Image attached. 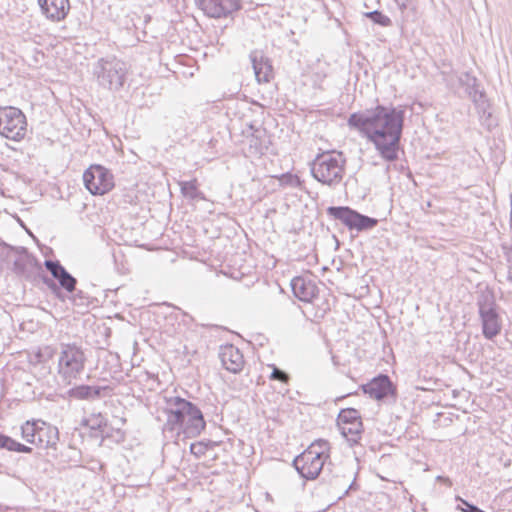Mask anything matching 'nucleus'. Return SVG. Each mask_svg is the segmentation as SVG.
I'll return each instance as SVG.
<instances>
[{
	"label": "nucleus",
	"instance_id": "37",
	"mask_svg": "<svg viewBox=\"0 0 512 512\" xmlns=\"http://www.w3.org/2000/svg\"><path fill=\"white\" fill-rule=\"evenodd\" d=\"M470 98H471V100L473 101V103L475 105L479 104L481 102V100H488L487 96H486V93L483 90L471 93V97Z\"/></svg>",
	"mask_w": 512,
	"mask_h": 512
},
{
	"label": "nucleus",
	"instance_id": "35",
	"mask_svg": "<svg viewBox=\"0 0 512 512\" xmlns=\"http://www.w3.org/2000/svg\"><path fill=\"white\" fill-rule=\"evenodd\" d=\"M475 80H477V78L475 76L471 75L469 72H463L459 76V83L462 86H464L465 88L470 87V86H475Z\"/></svg>",
	"mask_w": 512,
	"mask_h": 512
},
{
	"label": "nucleus",
	"instance_id": "50",
	"mask_svg": "<svg viewBox=\"0 0 512 512\" xmlns=\"http://www.w3.org/2000/svg\"><path fill=\"white\" fill-rule=\"evenodd\" d=\"M37 357L39 358V361H43V360L41 359V357H42V354H41V353H39V354L37 355Z\"/></svg>",
	"mask_w": 512,
	"mask_h": 512
},
{
	"label": "nucleus",
	"instance_id": "17",
	"mask_svg": "<svg viewBox=\"0 0 512 512\" xmlns=\"http://www.w3.org/2000/svg\"><path fill=\"white\" fill-rule=\"evenodd\" d=\"M249 58L257 81L268 83L273 78V67L270 60L259 50L251 51Z\"/></svg>",
	"mask_w": 512,
	"mask_h": 512
},
{
	"label": "nucleus",
	"instance_id": "42",
	"mask_svg": "<svg viewBox=\"0 0 512 512\" xmlns=\"http://www.w3.org/2000/svg\"><path fill=\"white\" fill-rule=\"evenodd\" d=\"M250 128L254 130L253 137H255L256 140H258L261 137L262 133H265V129L254 128L253 125H250Z\"/></svg>",
	"mask_w": 512,
	"mask_h": 512
},
{
	"label": "nucleus",
	"instance_id": "40",
	"mask_svg": "<svg viewBox=\"0 0 512 512\" xmlns=\"http://www.w3.org/2000/svg\"><path fill=\"white\" fill-rule=\"evenodd\" d=\"M476 91H482L478 84V80H475V86L466 87V92L468 93L469 97H471V93L476 92Z\"/></svg>",
	"mask_w": 512,
	"mask_h": 512
},
{
	"label": "nucleus",
	"instance_id": "18",
	"mask_svg": "<svg viewBox=\"0 0 512 512\" xmlns=\"http://www.w3.org/2000/svg\"><path fill=\"white\" fill-rule=\"evenodd\" d=\"M42 13L52 21L66 18L69 10V0H38Z\"/></svg>",
	"mask_w": 512,
	"mask_h": 512
},
{
	"label": "nucleus",
	"instance_id": "33",
	"mask_svg": "<svg viewBox=\"0 0 512 512\" xmlns=\"http://www.w3.org/2000/svg\"><path fill=\"white\" fill-rule=\"evenodd\" d=\"M209 446H210L209 443H205L203 441L192 443L190 445V452L195 457L200 458L201 456L205 455Z\"/></svg>",
	"mask_w": 512,
	"mask_h": 512
},
{
	"label": "nucleus",
	"instance_id": "25",
	"mask_svg": "<svg viewBox=\"0 0 512 512\" xmlns=\"http://www.w3.org/2000/svg\"><path fill=\"white\" fill-rule=\"evenodd\" d=\"M304 452L314 455V453L318 454L317 458H322V460L327 461L330 457V443L324 439H318L312 442Z\"/></svg>",
	"mask_w": 512,
	"mask_h": 512
},
{
	"label": "nucleus",
	"instance_id": "27",
	"mask_svg": "<svg viewBox=\"0 0 512 512\" xmlns=\"http://www.w3.org/2000/svg\"><path fill=\"white\" fill-rule=\"evenodd\" d=\"M38 420L37 421H26L21 426V436L22 438L30 443L36 445L37 435H38Z\"/></svg>",
	"mask_w": 512,
	"mask_h": 512
},
{
	"label": "nucleus",
	"instance_id": "5",
	"mask_svg": "<svg viewBox=\"0 0 512 512\" xmlns=\"http://www.w3.org/2000/svg\"><path fill=\"white\" fill-rule=\"evenodd\" d=\"M86 357L76 344H61L58 358V373L68 384L77 379L84 371Z\"/></svg>",
	"mask_w": 512,
	"mask_h": 512
},
{
	"label": "nucleus",
	"instance_id": "45",
	"mask_svg": "<svg viewBox=\"0 0 512 512\" xmlns=\"http://www.w3.org/2000/svg\"><path fill=\"white\" fill-rule=\"evenodd\" d=\"M437 480L443 481V482L448 483L449 485H451V481L449 480V478H446V477H443V476H438Z\"/></svg>",
	"mask_w": 512,
	"mask_h": 512
},
{
	"label": "nucleus",
	"instance_id": "44",
	"mask_svg": "<svg viewBox=\"0 0 512 512\" xmlns=\"http://www.w3.org/2000/svg\"><path fill=\"white\" fill-rule=\"evenodd\" d=\"M507 280L512 283V265H509L508 273H507Z\"/></svg>",
	"mask_w": 512,
	"mask_h": 512
},
{
	"label": "nucleus",
	"instance_id": "11",
	"mask_svg": "<svg viewBox=\"0 0 512 512\" xmlns=\"http://www.w3.org/2000/svg\"><path fill=\"white\" fill-rule=\"evenodd\" d=\"M199 8L209 17L224 18L241 8L239 0H195Z\"/></svg>",
	"mask_w": 512,
	"mask_h": 512
},
{
	"label": "nucleus",
	"instance_id": "8",
	"mask_svg": "<svg viewBox=\"0 0 512 512\" xmlns=\"http://www.w3.org/2000/svg\"><path fill=\"white\" fill-rule=\"evenodd\" d=\"M165 401L164 412L167 419L163 425V431L174 433L183 424L185 417L195 409L196 405L180 396L165 397Z\"/></svg>",
	"mask_w": 512,
	"mask_h": 512
},
{
	"label": "nucleus",
	"instance_id": "13",
	"mask_svg": "<svg viewBox=\"0 0 512 512\" xmlns=\"http://www.w3.org/2000/svg\"><path fill=\"white\" fill-rule=\"evenodd\" d=\"M113 389L110 386L100 385H78L67 391L68 397L75 400L96 401L112 394Z\"/></svg>",
	"mask_w": 512,
	"mask_h": 512
},
{
	"label": "nucleus",
	"instance_id": "43",
	"mask_svg": "<svg viewBox=\"0 0 512 512\" xmlns=\"http://www.w3.org/2000/svg\"><path fill=\"white\" fill-rule=\"evenodd\" d=\"M410 0H395L401 11L407 9Z\"/></svg>",
	"mask_w": 512,
	"mask_h": 512
},
{
	"label": "nucleus",
	"instance_id": "41",
	"mask_svg": "<svg viewBox=\"0 0 512 512\" xmlns=\"http://www.w3.org/2000/svg\"><path fill=\"white\" fill-rule=\"evenodd\" d=\"M43 282H44V283H45L49 288H51V289H53V290H56V289H57V285H56V283L54 282V280H53V279H50V278H48V277H46V276H45V277H43Z\"/></svg>",
	"mask_w": 512,
	"mask_h": 512
},
{
	"label": "nucleus",
	"instance_id": "12",
	"mask_svg": "<svg viewBox=\"0 0 512 512\" xmlns=\"http://www.w3.org/2000/svg\"><path fill=\"white\" fill-rule=\"evenodd\" d=\"M362 390L365 394L378 401L384 400L389 396L396 397V387L386 374H380L369 383L362 385Z\"/></svg>",
	"mask_w": 512,
	"mask_h": 512
},
{
	"label": "nucleus",
	"instance_id": "6",
	"mask_svg": "<svg viewBox=\"0 0 512 512\" xmlns=\"http://www.w3.org/2000/svg\"><path fill=\"white\" fill-rule=\"evenodd\" d=\"M27 132L26 115L14 106L0 107V135L12 141H21Z\"/></svg>",
	"mask_w": 512,
	"mask_h": 512
},
{
	"label": "nucleus",
	"instance_id": "7",
	"mask_svg": "<svg viewBox=\"0 0 512 512\" xmlns=\"http://www.w3.org/2000/svg\"><path fill=\"white\" fill-rule=\"evenodd\" d=\"M326 211L329 217L340 221L349 230L367 231L378 224L376 218L361 214L349 206H330Z\"/></svg>",
	"mask_w": 512,
	"mask_h": 512
},
{
	"label": "nucleus",
	"instance_id": "31",
	"mask_svg": "<svg viewBox=\"0 0 512 512\" xmlns=\"http://www.w3.org/2000/svg\"><path fill=\"white\" fill-rule=\"evenodd\" d=\"M271 368H272V372H271V374L269 376V378L271 380L280 381V382L285 383V384H287L289 382L290 376H289V374L286 371L278 368L274 364L271 365Z\"/></svg>",
	"mask_w": 512,
	"mask_h": 512
},
{
	"label": "nucleus",
	"instance_id": "19",
	"mask_svg": "<svg viewBox=\"0 0 512 512\" xmlns=\"http://www.w3.org/2000/svg\"><path fill=\"white\" fill-rule=\"evenodd\" d=\"M38 424L36 446L55 449L56 444L59 441V431L57 427L41 420H38Z\"/></svg>",
	"mask_w": 512,
	"mask_h": 512
},
{
	"label": "nucleus",
	"instance_id": "49",
	"mask_svg": "<svg viewBox=\"0 0 512 512\" xmlns=\"http://www.w3.org/2000/svg\"><path fill=\"white\" fill-rule=\"evenodd\" d=\"M510 204H511L510 223H512V195L510 196Z\"/></svg>",
	"mask_w": 512,
	"mask_h": 512
},
{
	"label": "nucleus",
	"instance_id": "32",
	"mask_svg": "<svg viewBox=\"0 0 512 512\" xmlns=\"http://www.w3.org/2000/svg\"><path fill=\"white\" fill-rule=\"evenodd\" d=\"M479 119L482 126H484L488 131H491L497 126V121L490 110L486 111L485 115H483V113L479 114Z\"/></svg>",
	"mask_w": 512,
	"mask_h": 512
},
{
	"label": "nucleus",
	"instance_id": "15",
	"mask_svg": "<svg viewBox=\"0 0 512 512\" xmlns=\"http://www.w3.org/2000/svg\"><path fill=\"white\" fill-rule=\"evenodd\" d=\"M206 427L202 411L196 406L192 412L185 417L183 424L174 432L179 435L183 433L186 437L194 438L201 434Z\"/></svg>",
	"mask_w": 512,
	"mask_h": 512
},
{
	"label": "nucleus",
	"instance_id": "47",
	"mask_svg": "<svg viewBox=\"0 0 512 512\" xmlns=\"http://www.w3.org/2000/svg\"><path fill=\"white\" fill-rule=\"evenodd\" d=\"M284 177H287V178H289L290 180H297V181H298V178H297L296 176H293V175H291V174H289V173H288V174H286V175H284Z\"/></svg>",
	"mask_w": 512,
	"mask_h": 512
},
{
	"label": "nucleus",
	"instance_id": "14",
	"mask_svg": "<svg viewBox=\"0 0 512 512\" xmlns=\"http://www.w3.org/2000/svg\"><path fill=\"white\" fill-rule=\"evenodd\" d=\"M219 358L222 366L229 372L237 374L244 367V357L241 351L232 344L220 347Z\"/></svg>",
	"mask_w": 512,
	"mask_h": 512
},
{
	"label": "nucleus",
	"instance_id": "34",
	"mask_svg": "<svg viewBox=\"0 0 512 512\" xmlns=\"http://www.w3.org/2000/svg\"><path fill=\"white\" fill-rule=\"evenodd\" d=\"M73 302L75 305L77 306H84V307H88L90 301H89V297L85 296L84 292L79 290V291H76L75 294L73 295Z\"/></svg>",
	"mask_w": 512,
	"mask_h": 512
},
{
	"label": "nucleus",
	"instance_id": "30",
	"mask_svg": "<svg viewBox=\"0 0 512 512\" xmlns=\"http://www.w3.org/2000/svg\"><path fill=\"white\" fill-rule=\"evenodd\" d=\"M59 285L65 289L67 292H74L76 290V284L77 280L74 276H72L69 272L65 274L63 272V275L61 279H59Z\"/></svg>",
	"mask_w": 512,
	"mask_h": 512
},
{
	"label": "nucleus",
	"instance_id": "48",
	"mask_svg": "<svg viewBox=\"0 0 512 512\" xmlns=\"http://www.w3.org/2000/svg\"><path fill=\"white\" fill-rule=\"evenodd\" d=\"M102 425V420H99L95 425L91 426L92 428H100Z\"/></svg>",
	"mask_w": 512,
	"mask_h": 512
},
{
	"label": "nucleus",
	"instance_id": "22",
	"mask_svg": "<svg viewBox=\"0 0 512 512\" xmlns=\"http://www.w3.org/2000/svg\"><path fill=\"white\" fill-rule=\"evenodd\" d=\"M342 436L350 442L351 445L358 444L363 433V423L354 422L349 425L338 426Z\"/></svg>",
	"mask_w": 512,
	"mask_h": 512
},
{
	"label": "nucleus",
	"instance_id": "38",
	"mask_svg": "<svg viewBox=\"0 0 512 512\" xmlns=\"http://www.w3.org/2000/svg\"><path fill=\"white\" fill-rule=\"evenodd\" d=\"M475 107L477 109L478 115L481 113L485 115L486 111L490 110V104L488 100H481V102L476 104Z\"/></svg>",
	"mask_w": 512,
	"mask_h": 512
},
{
	"label": "nucleus",
	"instance_id": "36",
	"mask_svg": "<svg viewBox=\"0 0 512 512\" xmlns=\"http://www.w3.org/2000/svg\"><path fill=\"white\" fill-rule=\"evenodd\" d=\"M456 499L458 501H460L465 506V508H463L461 506L457 507V509L461 510L462 512H485L484 510L480 509L476 505L471 504L468 501H466L460 497H457Z\"/></svg>",
	"mask_w": 512,
	"mask_h": 512
},
{
	"label": "nucleus",
	"instance_id": "39",
	"mask_svg": "<svg viewBox=\"0 0 512 512\" xmlns=\"http://www.w3.org/2000/svg\"><path fill=\"white\" fill-rule=\"evenodd\" d=\"M504 258L509 265H512V247L503 245L502 246Z\"/></svg>",
	"mask_w": 512,
	"mask_h": 512
},
{
	"label": "nucleus",
	"instance_id": "28",
	"mask_svg": "<svg viewBox=\"0 0 512 512\" xmlns=\"http://www.w3.org/2000/svg\"><path fill=\"white\" fill-rule=\"evenodd\" d=\"M364 15L365 17L370 19L374 24H378L382 27H388L392 25L391 19L379 10L366 12Z\"/></svg>",
	"mask_w": 512,
	"mask_h": 512
},
{
	"label": "nucleus",
	"instance_id": "24",
	"mask_svg": "<svg viewBox=\"0 0 512 512\" xmlns=\"http://www.w3.org/2000/svg\"><path fill=\"white\" fill-rule=\"evenodd\" d=\"M0 449H6L12 452L25 453L30 454L32 452V448L26 446L8 435H5L0 432Z\"/></svg>",
	"mask_w": 512,
	"mask_h": 512
},
{
	"label": "nucleus",
	"instance_id": "23",
	"mask_svg": "<svg viewBox=\"0 0 512 512\" xmlns=\"http://www.w3.org/2000/svg\"><path fill=\"white\" fill-rule=\"evenodd\" d=\"M12 250L18 255L13 262V271L17 274H24L27 269V265L32 263L33 257L28 253V250L25 247H16L12 248Z\"/></svg>",
	"mask_w": 512,
	"mask_h": 512
},
{
	"label": "nucleus",
	"instance_id": "4",
	"mask_svg": "<svg viewBox=\"0 0 512 512\" xmlns=\"http://www.w3.org/2000/svg\"><path fill=\"white\" fill-rule=\"evenodd\" d=\"M93 73L100 86L117 91L124 85L126 66L115 57L101 58L94 64Z\"/></svg>",
	"mask_w": 512,
	"mask_h": 512
},
{
	"label": "nucleus",
	"instance_id": "26",
	"mask_svg": "<svg viewBox=\"0 0 512 512\" xmlns=\"http://www.w3.org/2000/svg\"><path fill=\"white\" fill-rule=\"evenodd\" d=\"M354 422H362L360 412L355 408L341 409L337 417V426L349 425Z\"/></svg>",
	"mask_w": 512,
	"mask_h": 512
},
{
	"label": "nucleus",
	"instance_id": "3",
	"mask_svg": "<svg viewBox=\"0 0 512 512\" xmlns=\"http://www.w3.org/2000/svg\"><path fill=\"white\" fill-rule=\"evenodd\" d=\"M476 305L482 325V334L486 339L492 340L502 330V320L498 312L499 306L494 291L488 287L478 291Z\"/></svg>",
	"mask_w": 512,
	"mask_h": 512
},
{
	"label": "nucleus",
	"instance_id": "9",
	"mask_svg": "<svg viewBox=\"0 0 512 512\" xmlns=\"http://www.w3.org/2000/svg\"><path fill=\"white\" fill-rule=\"evenodd\" d=\"M85 188L92 195H104L114 187L112 173L102 165H91L83 173Z\"/></svg>",
	"mask_w": 512,
	"mask_h": 512
},
{
	"label": "nucleus",
	"instance_id": "16",
	"mask_svg": "<svg viewBox=\"0 0 512 512\" xmlns=\"http://www.w3.org/2000/svg\"><path fill=\"white\" fill-rule=\"evenodd\" d=\"M294 296L302 302H311L318 294V287L308 276H296L291 280Z\"/></svg>",
	"mask_w": 512,
	"mask_h": 512
},
{
	"label": "nucleus",
	"instance_id": "46",
	"mask_svg": "<svg viewBox=\"0 0 512 512\" xmlns=\"http://www.w3.org/2000/svg\"><path fill=\"white\" fill-rule=\"evenodd\" d=\"M72 453H73V456H79L80 452L72 447H69L68 448Z\"/></svg>",
	"mask_w": 512,
	"mask_h": 512
},
{
	"label": "nucleus",
	"instance_id": "2",
	"mask_svg": "<svg viewBox=\"0 0 512 512\" xmlns=\"http://www.w3.org/2000/svg\"><path fill=\"white\" fill-rule=\"evenodd\" d=\"M312 177L331 189L338 187L346 172V157L340 151H327L318 154L310 163Z\"/></svg>",
	"mask_w": 512,
	"mask_h": 512
},
{
	"label": "nucleus",
	"instance_id": "1",
	"mask_svg": "<svg viewBox=\"0 0 512 512\" xmlns=\"http://www.w3.org/2000/svg\"><path fill=\"white\" fill-rule=\"evenodd\" d=\"M404 121L403 106L378 104L372 109L350 114L347 125L372 143L384 161L394 162L399 158Z\"/></svg>",
	"mask_w": 512,
	"mask_h": 512
},
{
	"label": "nucleus",
	"instance_id": "21",
	"mask_svg": "<svg viewBox=\"0 0 512 512\" xmlns=\"http://www.w3.org/2000/svg\"><path fill=\"white\" fill-rule=\"evenodd\" d=\"M179 186L181 190V194L192 201L196 200H206V197L202 191L198 188L197 179H193L190 181H179Z\"/></svg>",
	"mask_w": 512,
	"mask_h": 512
},
{
	"label": "nucleus",
	"instance_id": "10",
	"mask_svg": "<svg viewBox=\"0 0 512 512\" xmlns=\"http://www.w3.org/2000/svg\"><path fill=\"white\" fill-rule=\"evenodd\" d=\"M317 457V453L312 455L303 451L294 458L293 466L301 478L305 480H315L318 478L320 473L324 470L327 461Z\"/></svg>",
	"mask_w": 512,
	"mask_h": 512
},
{
	"label": "nucleus",
	"instance_id": "20",
	"mask_svg": "<svg viewBox=\"0 0 512 512\" xmlns=\"http://www.w3.org/2000/svg\"><path fill=\"white\" fill-rule=\"evenodd\" d=\"M356 473H336L330 479V485L333 488L343 489V494L339 496V499H342L345 496H348L351 491H356L359 489L358 484L356 483Z\"/></svg>",
	"mask_w": 512,
	"mask_h": 512
},
{
	"label": "nucleus",
	"instance_id": "29",
	"mask_svg": "<svg viewBox=\"0 0 512 512\" xmlns=\"http://www.w3.org/2000/svg\"><path fill=\"white\" fill-rule=\"evenodd\" d=\"M44 265L46 269L51 273L53 278L57 281L61 279L63 272L65 274L68 272L58 260H45Z\"/></svg>",
	"mask_w": 512,
	"mask_h": 512
}]
</instances>
